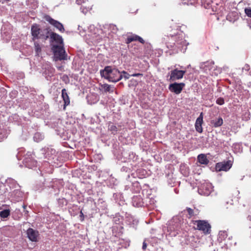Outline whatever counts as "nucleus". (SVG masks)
Here are the masks:
<instances>
[{
  "instance_id": "f257e3e1",
  "label": "nucleus",
  "mask_w": 251,
  "mask_h": 251,
  "mask_svg": "<svg viewBox=\"0 0 251 251\" xmlns=\"http://www.w3.org/2000/svg\"><path fill=\"white\" fill-rule=\"evenodd\" d=\"M100 75L109 81L116 82L123 78L122 74L116 69H112L110 66H106L100 71Z\"/></svg>"
},
{
  "instance_id": "f03ea898",
  "label": "nucleus",
  "mask_w": 251,
  "mask_h": 251,
  "mask_svg": "<svg viewBox=\"0 0 251 251\" xmlns=\"http://www.w3.org/2000/svg\"><path fill=\"white\" fill-rule=\"evenodd\" d=\"M31 33L33 40L41 39L46 40L49 37L50 31L48 28L41 30L39 25L34 24L31 26Z\"/></svg>"
},
{
  "instance_id": "7ed1b4c3",
  "label": "nucleus",
  "mask_w": 251,
  "mask_h": 251,
  "mask_svg": "<svg viewBox=\"0 0 251 251\" xmlns=\"http://www.w3.org/2000/svg\"><path fill=\"white\" fill-rule=\"evenodd\" d=\"M192 222L197 226L196 227H194L195 229L202 231L205 235L210 233L211 226L207 221L199 220L192 221Z\"/></svg>"
},
{
  "instance_id": "20e7f679",
  "label": "nucleus",
  "mask_w": 251,
  "mask_h": 251,
  "mask_svg": "<svg viewBox=\"0 0 251 251\" xmlns=\"http://www.w3.org/2000/svg\"><path fill=\"white\" fill-rule=\"evenodd\" d=\"M52 50L56 60L67 59V54L63 47L59 45H53L52 47Z\"/></svg>"
},
{
  "instance_id": "39448f33",
  "label": "nucleus",
  "mask_w": 251,
  "mask_h": 251,
  "mask_svg": "<svg viewBox=\"0 0 251 251\" xmlns=\"http://www.w3.org/2000/svg\"><path fill=\"white\" fill-rule=\"evenodd\" d=\"M186 73V71L179 70L175 69L172 70L170 73V81H174L183 78Z\"/></svg>"
},
{
  "instance_id": "423d86ee",
  "label": "nucleus",
  "mask_w": 251,
  "mask_h": 251,
  "mask_svg": "<svg viewBox=\"0 0 251 251\" xmlns=\"http://www.w3.org/2000/svg\"><path fill=\"white\" fill-rule=\"evenodd\" d=\"M43 18L47 22L58 29L61 32H64L65 29L64 26L61 23L52 19L48 15H44Z\"/></svg>"
},
{
  "instance_id": "0eeeda50",
  "label": "nucleus",
  "mask_w": 251,
  "mask_h": 251,
  "mask_svg": "<svg viewBox=\"0 0 251 251\" xmlns=\"http://www.w3.org/2000/svg\"><path fill=\"white\" fill-rule=\"evenodd\" d=\"M185 86V83L183 82H174L169 85V89L171 92H173L176 94H179L184 88Z\"/></svg>"
},
{
  "instance_id": "6e6552de",
  "label": "nucleus",
  "mask_w": 251,
  "mask_h": 251,
  "mask_svg": "<svg viewBox=\"0 0 251 251\" xmlns=\"http://www.w3.org/2000/svg\"><path fill=\"white\" fill-rule=\"evenodd\" d=\"M232 164L230 160L219 162L216 165V169L218 171H227L232 167Z\"/></svg>"
},
{
  "instance_id": "1a4fd4ad",
  "label": "nucleus",
  "mask_w": 251,
  "mask_h": 251,
  "mask_svg": "<svg viewBox=\"0 0 251 251\" xmlns=\"http://www.w3.org/2000/svg\"><path fill=\"white\" fill-rule=\"evenodd\" d=\"M212 191V187L210 184L204 183L199 187V193L204 196H208Z\"/></svg>"
},
{
  "instance_id": "9d476101",
  "label": "nucleus",
  "mask_w": 251,
  "mask_h": 251,
  "mask_svg": "<svg viewBox=\"0 0 251 251\" xmlns=\"http://www.w3.org/2000/svg\"><path fill=\"white\" fill-rule=\"evenodd\" d=\"M26 234L28 239L32 242H37V238L39 235L37 230H34L32 228H29L26 231Z\"/></svg>"
},
{
  "instance_id": "9b49d317",
  "label": "nucleus",
  "mask_w": 251,
  "mask_h": 251,
  "mask_svg": "<svg viewBox=\"0 0 251 251\" xmlns=\"http://www.w3.org/2000/svg\"><path fill=\"white\" fill-rule=\"evenodd\" d=\"M61 98L64 101L63 109L65 110L67 106L69 105L70 103V99L67 91L66 89L64 88L61 91Z\"/></svg>"
},
{
  "instance_id": "f8f14e48",
  "label": "nucleus",
  "mask_w": 251,
  "mask_h": 251,
  "mask_svg": "<svg viewBox=\"0 0 251 251\" xmlns=\"http://www.w3.org/2000/svg\"><path fill=\"white\" fill-rule=\"evenodd\" d=\"M203 123V113H201L198 118H197L195 126L197 131L199 133H202L203 129L202 127V124Z\"/></svg>"
},
{
  "instance_id": "ddd939ff",
  "label": "nucleus",
  "mask_w": 251,
  "mask_h": 251,
  "mask_svg": "<svg viewBox=\"0 0 251 251\" xmlns=\"http://www.w3.org/2000/svg\"><path fill=\"white\" fill-rule=\"evenodd\" d=\"M138 41L142 44L145 43L144 39L138 35L135 34H132L127 36L126 40V43L129 44L133 41Z\"/></svg>"
},
{
  "instance_id": "4468645a",
  "label": "nucleus",
  "mask_w": 251,
  "mask_h": 251,
  "mask_svg": "<svg viewBox=\"0 0 251 251\" xmlns=\"http://www.w3.org/2000/svg\"><path fill=\"white\" fill-rule=\"evenodd\" d=\"M185 211H186L188 214L187 217L188 219L196 218L199 214V211L198 209H193L189 207H187Z\"/></svg>"
},
{
  "instance_id": "2eb2a0df",
  "label": "nucleus",
  "mask_w": 251,
  "mask_h": 251,
  "mask_svg": "<svg viewBox=\"0 0 251 251\" xmlns=\"http://www.w3.org/2000/svg\"><path fill=\"white\" fill-rule=\"evenodd\" d=\"M223 124V120L222 117H218L210 121V125L212 127H218Z\"/></svg>"
},
{
  "instance_id": "dca6fc26",
  "label": "nucleus",
  "mask_w": 251,
  "mask_h": 251,
  "mask_svg": "<svg viewBox=\"0 0 251 251\" xmlns=\"http://www.w3.org/2000/svg\"><path fill=\"white\" fill-rule=\"evenodd\" d=\"M49 36H50L52 41H54L59 44H62L63 43L62 38L59 34L54 32H51L50 35L49 34Z\"/></svg>"
},
{
  "instance_id": "f3484780",
  "label": "nucleus",
  "mask_w": 251,
  "mask_h": 251,
  "mask_svg": "<svg viewBox=\"0 0 251 251\" xmlns=\"http://www.w3.org/2000/svg\"><path fill=\"white\" fill-rule=\"evenodd\" d=\"M198 160L200 163L203 165H207L209 162L206 156L204 154L199 155L198 156Z\"/></svg>"
},
{
  "instance_id": "a211bd4d",
  "label": "nucleus",
  "mask_w": 251,
  "mask_h": 251,
  "mask_svg": "<svg viewBox=\"0 0 251 251\" xmlns=\"http://www.w3.org/2000/svg\"><path fill=\"white\" fill-rule=\"evenodd\" d=\"M108 129V130L110 131L113 134L116 133L118 130L117 127L111 122L109 123Z\"/></svg>"
},
{
  "instance_id": "6ab92c4d",
  "label": "nucleus",
  "mask_w": 251,
  "mask_h": 251,
  "mask_svg": "<svg viewBox=\"0 0 251 251\" xmlns=\"http://www.w3.org/2000/svg\"><path fill=\"white\" fill-rule=\"evenodd\" d=\"M10 214L9 209H5L0 212V216L2 218H7Z\"/></svg>"
},
{
  "instance_id": "aec40b11",
  "label": "nucleus",
  "mask_w": 251,
  "mask_h": 251,
  "mask_svg": "<svg viewBox=\"0 0 251 251\" xmlns=\"http://www.w3.org/2000/svg\"><path fill=\"white\" fill-rule=\"evenodd\" d=\"M101 86L102 88L104 89L105 92H109V93H113V90H111V86L110 85H109L108 84H104L101 85Z\"/></svg>"
},
{
  "instance_id": "412c9836",
  "label": "nucleus",
  "mask_w": 251,
  "mask_h": 251,
  "mask_svg": "<svg viewBox=\"0 0 251 251\" xmlns=\"http://www.w3.org/2000/svg\"><path fill=\"white\" fill-rule=\"evenodd\" d=\"M30 158H26L25 159V162L27 164V165L29 167H31L32 166H36L37 165V162L36 161H33L31 163V164H29L28 163H29L30 162Z\"/></svg>"
},
{
  "instance_id": "4be33fe9",
  "label": "nucleus",
  "mask_w": 251,
  "mask_h": 251,
  "mask_svg": "<svg viewBox=\"0 0 251 251\" xmlns=\"http://www.w3.org/2000/svg\"><path fill=\"white\" fill-rule=\"evenodd\" d=\"M34 47H35V50L37 53H39L41 51V48L37 42L34 43Z\"/></svg>"
},
{
  "instance_id": "5701e85b",
  "label": "nucleus",
  "mask_w": 251,
  "mask_h": 251,
  "mask_svg": "<svg viewBox=\"0 0 251 251\" xmlns=\"http://www.w3.org/2000/svg\"><path fill=\"white\" fill-rule=\"evenodd\" d=\"M224 103H225V100L223 98H219L216 100V103L219 105H222L224 104Z\"/></svg>"
},
{
  "instance_id": "b1692460",
  "label": "nucleus",
  "mask_w": 251,
  "mask_h": 251,
  "mask_svg": "<svg viewBox=\"0 0 251 251\" xmlns=\"http://www.w3.org/2000/svg\"><path fill=\"white\" fill-rule=\"evenodd\" d=\"M121 74L123 75V77L125 78V79H127L129 78L130 75L126 72L123 71Z\"/></svg>"
},
{
  "instance_id": "393cba45",
  "label": "nucleus",
  "mask_w": 251,
  "mask_h": 251,
  "mask_svg": "<svg viewBox=\"0 0 251 251\" xmlns=\"http://www.w3.org/2000/svg\"><path fill=\"white\" fill-rule=\"evenodd\" d=\"M245 12L248 17L251 18V8H245Z\"/></svg>"
},
{
  "instance_id": "a878e982",
  "label": "nucleus",
  "mask_w": 251,
  "mask_h": 251,
  "mask_svg": "<svg viewBox=\"0 0 251 251\" xmlns=\"http://www.w3.org/2000/svg\"><path fill=\"white\" fill-rule=\"evenodd\" d=\"M147 243H146V241H144L143 243V246H142V249L143 250H145L147 248Z\"/></svg>"
},
{
  "instance_id": "bb28decb",
  "label": "nucleus",
  "mask_w": 251,
  "mask_h": 251,
  "mask_svg": "<svg viewBox=\"0 0 251 251\" xmlns=\"http://www.w3.org/2000/svg\"><path fill=\"white\" fill-rule=\"evenodd\" d=\"M131 75L132 76H143V74H140V73H136V74H133Z\"/></svg>"
},
{
  "instance_id": "cd10ccee",
  "label": "nucleus",
  "mask_w": 251,
  "mask_h": 251,
  "mask_svg": "<svg viewBox=\"0 0 251 251\" xmlns=\"http://www.w3.org/2000/svg\"><path fill=\"white\" fill-rule=\"evenodd\" d=\"M179 38V36H172V40H175L176 42H177V41H176V39H177V38Z\"/></svg>"
},
{
  "instance_id": "c85d7f7f",
  "label": "nucleus",
  "mask_w": 251,
  "mask_h": 251,
  "mask_svg": "<svg viewBox=\"0 0 251 251\" xmlns=\"http://www.w3.org/2000/svg\"><path fill=\"white\" fill-rule=\"evenodd\" d=\"M176 46V44L175 43H174V45H170V43H168L167 44V47L168 48H174V46Z\"/></svg>"
},
{
  "instance_id": "c756f323",
  "label": "nucleus",
  "mask_w": 251,
  "mask_h": 251,
  "mask_svg": "<svg viewBox=\"0 0 251 251\" xmlns=\"http://www.w3.org/2000/svg\"><path fill=\"white\" fill-rule=\"evenodd\" d=\"M23 208L24 209V210H25L26 207V206L24 204V205H23Z\"/></svg>"
},
{
  "instance_id": "7c9ffc66",
  "label": "nucleus",
  "mask_w": 251,
  "mask_h": 251,
  "mask_svg": "<svg viewBox=\"0 0 251 251\" xmlns=\"http://www.w3.org/2000/svg\"><path fill=\"white\" fill-rule=\"evenodd\" d=\"M24 212H25V214H27L28 211L26 210H24Z\"/></svg>"
},
{
  "instance_id": "2f4dec72",
  "label": "nucleus",
  "mask_w": 251,
  "mask_h": 251,
  "mask_svg": "<svg viewBox=\"0 0 251 251\" xmlns=\"http://www.w3.org/2000/svg\"><path fill=\"white\" fill-rule=\"evenodd\" d=\"M6 0V1H9V0Z\"/></svg>"
}]
</instances>
